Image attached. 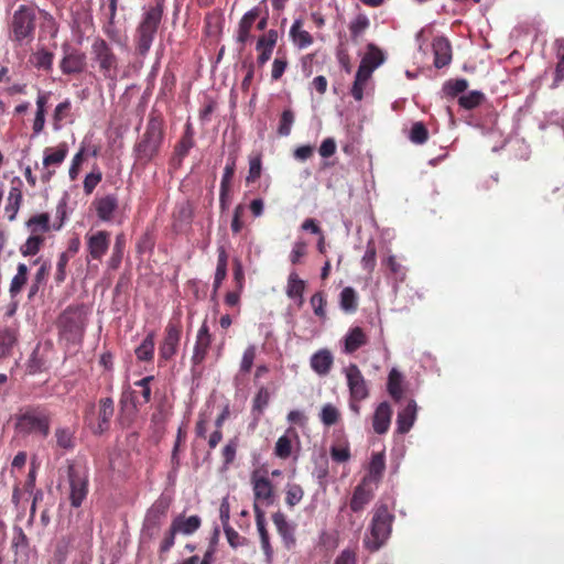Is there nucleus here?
I'll list each match as a JSON object with an SVG mask.
<instances>
[{"mask_svg": "<svg viewBox=\"0 0 564 564\" xmlns=\"http://www.w3.org/2000/svg\"><path fill=\"white\" fill-rule=\"evenodd\" d=\"M394 516L389 511L386 505H380L373 510L369 534L364 539L365 547L370 552L380 550L392 532Z\"/></svg>", "mask_w": 564, "mask_h": 564, "instance_id": "4", "label": "nucleus"}, {"mask_svg": "<svg viewBox=\"0 0 564 564\" xmlns=\"http://www.w3.org/2000/svg\"><path fill=\"white\" fill-rule=\"evenodd\" d=\"M23 183L19 177H14L11 181V187L7 198L6 214L9 221H13L17 218L19 209L23 200L22 193Z\"/></svg>", "mask_w": 564, "mask_h": 564, "instance_id": "18", "label": "nucleus"}, {"mask_svg": "<svg viewBox=\"0 0 564 564\" xmlns=\"http://www.w3.org/2000/svg\"><path fill=\"white\" fill-rule=\"evenodd\" d=\"M256 356H257V348L254 345H249L243 354H242V358H241V361H240V372L246 375V373H249L252 366H253V362H254V359H256Z\"/></svg>", "mask_w": 564, "mask_h": 564, "instance_id": "58", "label": "nucleus"}, {"mask_svg": "<svg viewBox=\"0 0 564 564\" xmlns=\"http://www.w3.org/2000/svg\"><path fill=\"white\" fill-rule=\"evenodd\" d=\"M304 497V490L299 484L288 482L285 486V503L289 508L299 505Z\"/></svg>", "mask_w": 564, "mask_h": 564, "instance_id": "51", "label": "nucleus"}, {"mask_svg": "<svg viewBox=\"0 0 564 564\" xmlns=\"http://www.w3.org/2000/svg\"><path fill=\"white\" fill-rule=\"evenodd\" d=\"M154 332H150L135 348L134 354L139 361H152L154 357Z\"/></svg>", "mask_w": 564, "mask_h": 564, "instance_id": "39", "label": "nucleus"}, {"mask_svg": "<svg viewBox=\"0 0 564 564\" xmlns=\"http://www.w3.org/2000/svg\"><path fill=\"white\" fill-rule=\"evenodd\" d=\"M485 99V95L481 91L473 90L467 95H463L458 98V104L460 107L467 110H471L479 106Z\"/></svg>", "mask_w": 564, "mask_h": 564, "instance_id": "55", "label": "nucleus"}, {"mask_svg": "<svg viewBox=\"0 0 564 564\" xmlns=\"http://www.w3.org/2000/svg\"><path fill=\"white\" fill-rule=\"evenodd\" d=\"M251 485L254 496V503L261 501L264 506H271L274 502V488L272 482L265 476H259L258 471L251 475Z\"/></svg>", "mask_w": 564, "mask_h": 564, "instance_id": "13", "label": "nucleus"}, {"mask_svg": "<svg viewBox=\"0 0 564 564\" xmlns=\"http://www.w3.org/2000/svg\"><path fill=\"white\" fill-rule=\"evenodd\" d=\"M227 262H228V254L224 247L218 248V259H217V267L213 283V295L215 296L224 282V280L227 276Z\"/></svg>", "mask_w": 564, "mask_h": 564, "instance_id": "33", "label": "nucleus"}, {"mask_svg": "<svg viewBox=\"0 0 564 564\" xmlns=\"http://www.w3.org/2000/svg\"><path fill=\"white\" fill-rule=\"evenodd\" d=\"M37 26V9L20 4L8 21V37L15 46L33 42Z\"/></svg>", "mask_w": 564, "mask_h": 564, "instance_id": "2", "label": "nucleus"}, {"mask_svg": "<svg viewBox=\"0 0 564 564\" xmlns=\"http://www.w3.org/2000/svg\"><path fill=\"white\" fill-rule=\"evenodd\" d=\"M306 283L302 280L296 272H291L288 276L286 295L288 297L296 301L297 306L301 307L304 303V291Z\"/></svg>", "mask_w": 564, "mask_h": 564, "instance_id": "28", "label": "nucleus"}, {"mask_svg": "<svg viewBox=\"0 0 564 564\" xmlns=\"http://www.w3.org/2000/svg\"><path fill=\"white\" fill-rule=\"evenodd\" d=\"M69 258L70 257L67 252H62L58 257L55 273V281L58 284L63 283L66 279V267L68 264Z\"/></svg>", "mask_w": 564, "mask_h": 564, "instance_id": "63", "label": "nucleus"}, {"mask_svg": "<svg viewBox=\"0 0 564 564\" xmlns=\"http://www.w3.org/2000/svg\"><path fill=\"white\" fill-rule=\"evenodd\" d=\"M310 303L312 305L314 314L319 319H326V317H327V314H326L327 300H326L325 293L322 291L314 293L311 296Z\"/></svg>", "mask_w": 564, "mask_h": 564, "instance_id": "53", "label": "nucleus"}, {"mask_svg": "<svg viewBox=\"0 0 564 564\" xmlns=\"http://www.w3.org/2000/svg\"><path fill=\"white\" fill-rule=\"evenodd\" d=\"M434 66L443 68L452 62V45L447 37L436 36L433 40Z\"/></svg>", "mask_w": 564, "mask_h": 564, "instance_id": "21", "label": "nucleus"}, {"mask_svg": "<svg viewBox=\"0 0 564 564\" xmlns=\"http://www.w3.org/2000/svg\"><path fill=\"white\" fill-rule=\"evenodd\" d=\"M85 67V53L76 48L64 47V56L59 62V68L64 75L80 74Z\"/></svg>", "mask_w": 564, "mask_h": 564, "instance_id": "14", "label": "nucleus"}, {"mask_svg": "<svg viewBox=\"0 0 564 564\" xmlns=\"http://www.w3.org/2000/svg\"><path fill=\"white\" fill-rule=\"evenodd\" d=\"M468 87V82L464 78L448 80L444 85V91L448 97H456L460 93H464Z\"/></svg>", "mask_w": 564, "mask_h": 564, "instance_id": "60", "label": "nucleus"}, {"mask_svg": "<svg viewBox=\"0 0 564 564\" xmlns=\"http://www.w3.org/2000/svg\"><path fill=\"white\" fill-rule=\"evenodd\" d=\"M115 413V403L111 398H102L98 402L97 423L90 426L95 435H101L110 427V421Z\"/></svg>", "mask_w": 564, "mask_h": 564, "instance_id": "16", "label": "nucleus"}, {"mask_svg": "<svg viewBox=\"0 0 564 564\" xmlns=\"http://www.w3.org/2000/svg\"><path fill=\"white\" fill-rule=\"evenodd\" d=\"M334 362L333 355L327 349H321L311 357V367L319 376H326Z\"/></svg>", "mask_w": 564, "mask_h": 564, "instance_id": "29", "label": "nucleus"}, {"mask_svg": "<svg viewBox=\"0 0 564 564\" xmlns=\"http://www.w3.org/2000/svg\"><path fill=\"white\" fill-rule=\"evenodd\" d=\"M272 521L286 549L294 546L296 541L294 535V527L288 522L285 514L281 511H276L272 514Z\"/></svg>", "mask_w": 564, "mask_h": 564, "instance_id": "23", "label": "nucleus"}, {"mask_svg": "<svg viewBox=\"0 0 564 564\" xmlns=\"http://www.w3.org/2000/svg\"><path fill=\"white\" fill-rule=\"evenodd\" d=\"M54 53L48 51L45 46L39 47L35 52L31 53L29 63L37 70L46 73L53 69Z\"/></svg>", "mask_w": 564, "mask_h": 564, "instance_id": "27", "label": "nucleus"}, {"mask_svg": "<svg viewBox=\"0 0 564 564\" xmlns=\"http://www.w3.org/2000/svg\"><path fill=\"white\" fill-rule=\"evenodd\" d=\"M368 48L369 51L365 54L360 63L366 64L368 66L378 63L379 66L383 62L382 52L379 48H377L373 44H369Z\"/></svg>", "mask_w": 564, "mask_h": 564, "instance_id": "62", "label": "nucleus"}, {"mask_svg": "<svg viewBox=\"0 0 564 564\" xmlns=\"http://www.w3.org/2000/svg\"><path fill=\"white\" fill-rule=\"evenodd\" d=\"M302 25L301 20H295L290 29V36L300 48H305L313 43V36Z\"/></svg>", "mask_w": 564, "mask_h": 564, "instance_id": "40", "label": "nucleus"}, {"mask_svg": "<svg viewBox=\"0 0 564 564\" xmlns=\"http://www.w3.org/2000/svg\"><path fill=\"white\" fill-rule=\"evenodd\" d=\"M126 236L123 232H120L116 236L115 243L112 247L111 256L107 262L108 268L111 270H117L122 262L124 249H126Z\"/></svg>", "mask_w": 564, "mask_h": 564, "instance_id": "35", "label": "nucleus"}, {"mask_svg": "<svg viewBox=\"0 0 564 564\" xmlns=\"http://www.w3.org/2000/svg\"><path fill=\"white\" fill-rule=\"evenodd\" d=\"M181 336L182 324L180 319H171L164 329V338L159 346V366H162L176 355Z\"/></svg>", "mask_w": 564, "mask_h": 564, "instance_id": "10", "label": "nucleus"}, {"mask_svg": "<svg viewBox=\"0 0 564 564\" xmlns=\"http://www.w3.org/2000/svg\"><path fill=\"white\" fill-rule=\"evenodd\" d=\"M102 180V172L98 165H94L90 173L85 176L83 187L86 195H90Z\"/></svg>", "mask_w": 564, "mask_h": 564, "instance_id": "54", "label": "nucleus"}, {"mask_svg": "<svg viewBox=\"0 0 564 564\" xmlns=\"http://www.w3.org/2000/svg\"><path fill=\"white\" fill-rule=\"evenodd\" d=\"M349 397L355 400H366L369 397L368 383L356 364H350L344 369Z\"/></svg>", "mask_w": 564, "mask_h": 564, "instance_id": "12", "label": "nucleus"}, {"mask_svg": "<svg viewBox=\"0 0 564 564\" xmlns=\"http://www.w3.org/2000/svg\"><path fill=\"white\" fill-rule=\"evenodd\" d=\"M253 511L257 529L260 535L261 547L264 552L267 562L270 563L272 561L273 550L270 544L269 533L265 527V514L262 508L257 503L253 505Z\"/></svg>", "mask_w": 564, "mask_h": 564, "instance_id": "20", "label": "nucleus"}, {"mask_svg": "<svg viewBox=\"0 0 564 564\" xmlns=\"http://www.w3.org/2000/svg\"><path fill=\"white\" fill-rule=\"evenodd\" d=\"M339 306L347 314H354L358 310V294L351 286H346L339 294Z\"/></svg>", "mask_w": 564, "mask_h": 564, "instance_id": "38", "label": "nucleus"}, {"mask_svg": "<svg viewBox=\"0 0 564 564\" xmlns=\"http://www.w3.org/2000/svg\"><path fill=\"white\" fill-rule=\"evenodd\" d=\"M56 446L62 449H73L75 447V432L69 427H57L54 432Z\"/></svg>", "mask_w": 564, "mask_h": 564, "instance_id": "43", "label": "nucleus"}, {"mask_svg": "<svg viewBox=\"0 0 564 564\" xmlns=\"http://www.w3.org/2000/svg\"><path fill=\"white\" fill-rule=\"evenodd\" d=\"M387 388L389 394L395 402H399L402 399V375L398 370L392 369L390 371Z\"/></svg>", "mask_w": 564, "mask_h": 564, "instance_id": "44", "label": "nucleus"}, {"mask_svg": "<svg viewBox=\"0 0 564 564\" xmlns=\"http://www.w3.org/2000/svg\"><path fill=\"white\" fill-rule=\"evenodd\" d=\"M294 123V112L291 109H285L280 118L278 127V133L281 137H288L291 133L292 126Z\"/></svg>", "mask_w": 564, "mask_h": 564, "instance_id": "59", "label": "nucleus"}, {"mask_svg": "<svg viewBox=\"0 0 564 564\" xmlns=\"http://www.w3.org/2000/svg\"><path fill=\"white\" fill-rule=\"evenodd\" d=\"M386 469V459L383 453H373L368 467L369 482L379 481Z\"/></svg>", "mask_w": 564, "mask_h": 564, "instance_id": "41", "label": "nucleus"}, {"mask_svg": "<svg viewBox=\"0 0 564 564\" xmlns=\"http://www.w3.org/2000/svg\"><path fill=\"white\" fill-rule=\"evenodd\" d=\"M52 414L44 406H29L17 416L15 430L21 435L47 437L51 430Z\"/></svg>", "mask_w": 564, "mask_h": 564, "instance_id": "3", "label": "nucleus"}, {"mask_svg": "<svg viewBox=\"0 0 564 564\" xmlns=\"http://www.w3.org/2000/svg\"><path fill=\"white\" fill-rule=\"evenodd\" d=\"M85 315L83 305L67 306L56 321L59 337L68 343H79L85 332Z\"/></svg>", "mask_w": 564, "mask_h": 564, "instance_id": "6", "label": "nucleus"}, {"mask_svg": "<svg viewBox=\"0 0 564 564\" xmlns=\"http://www.w3.org/2000/svg\"><path fill=\"white\" fill-rule=\"evenodd\" d=\"M410 140L415 144H423L429 139V131L423 122H414L410 130Z\"/></svg>", "mask_w": 564, "mask_h": 564, "instance_id": "57", "label": "nucleus"}, {"mask_svg": "<svg viewBox=\"0 0 564 564\" xmlns=\"http://www.w3.org/2000/svg\"><path fill=\"white\" fill-rule=\"evenodd\" d=\"M276 41L278 31L273 29L258 39L256 50L259 53L257 57L259 66H263L271 58Z\"/></svg>", "mask_w": 564, "mask_h": 564, "instance_id": "19", "label": "nucleus"}, {"mask_svg": "<svg viewBox=\"0 0 564 564\" xmlns=\"http://www.w3.org/2000/svg\"><path fill=\"white\" fill-rule=\"evenodd\" d=\"M45 238L41 235H30L26 241L20 247V252L24 257L35 256L43 246Z\"/></svg>", "mask_w": 564, "mask_h": 564, "instance_id": "50", "label": "nucleus"}, {"mask_svg": "<svg viewBox=\"0 0 564 564\" xmlns=\"http://www.w3.org/2000/svg\"><path fill=\"white\" fill-rule=\"evenodd\" d=\"M293 440L299 441V435L296 430L290 426L275 442L274 455L283 460L291 457L293 452Z\"/></svg>", "mask_w": 564, "mask_h": 564, "instance_id": "24", "label": "nucleus"}, {"mask_svg": "<svg viewBox=\"0 0 564 564\" xmlns=\"http://www.w3.org/2000/svg\"><path fill=\"white\" fill-rule=\"evenodd\" d=\"M370 28V20L365 13H358L349 23V33L352 42L357 43Z\"/></svg>", "mask_w": 564, "mask_h": 564, "instance_id": "37", "label": "nucleus"}, {"mask_svg": "<svg viewBox=\"0 0 564 564\" xmlns=\"http://www.w3.org/2000/svg\"><path fill=\"white\" fill-rule=\"evenodd\" d=\"M17 343V330L10 327H0V360L11 355Z\"/></svg>", "mask_w": 564, "mask_h": 564, "instance_id": "36", "label": "nucleus"}, {"mask_svg": "<svg viewBox=\"0 0 564 564\" xmlns=\"http://www.w3.org/2000/svg\"><path fill=\"white\" fill-rule=\"evenodd\" d=\"M69 481V500L74 508L82 506L88 494V471L80 465L72 464L67 470Z\"/></svg>", "mask_w": 564, "mask_h": 564, "instance_id": "9", "label": "nucleus"}, {"mask_svg": "<svg viewBox=\"0 0 564 564\" xmlns=\"http://www.w3.org/2000/svg\"><path fill=\"white\" fill-rule=\"evenodd\" d=\"M164 10V0H155V6L149 7L137 28V51L145 55L154 41Z\"/></svg>", "mask_w": 564, "mask_h": 564, "instance_id": "5", "label": "nucleus"}, {"mask_svg": "<svg viewBox=\"0 0 564 564\" xmlns=\"http://www.w3.org/2000/svg\"><path fill=\"white\" fill-rule=\"evenodd\" d=\"M270 399L271 393L269 389L264 386H261L252 399L251 413L256 421H259L262 414L264 413V410L268 408L270 403Z\"/></svg>", "mask_w": 564, "mask_h": 564, "instance_id": "31", "label": "nucleus"}, {"mask_svg": "<svg viewBox=\"0 0 564 564\" xmlns=\"http://www.w3.org/2000/svg\"><path fill=\"white\" fill-rule=\"evenodd\" d=\"M377 264V247L373 239H369L366 245L365 254L361 258V267L368 273H372Z\"/></svg>", "mask_w": 564, "mask_h": 564, "instance_id": "48", "label": "nucleus"}, {"mask_svg": "<svg viewBox=\"0 0 564 564\" xmlns=\"http://www.w3.org/2000/svg\"><path fill=\"white\" fill-rule=\"evenodd\" d=\"M372 498L373 490L370 487L369 478L364 477L362 480L354 489L349 502V508L352 512H360L372 500Z\"/></svg>", "mask_w": 564, "mask_h": 564, "instance_id": "17", "label": "nucleus"}, {"mask_svg": "<svg viewBox=\"0 0 564 564\" xmlns=\"http://www.w3.org/2000/svg\"><path fill=\"white\" fill-rule=\"evenodd\" d=\"M341 417L340 411L332 403H326L319 412V420L325 426H332L339 422Z\"/></svg>", "mask_w": 564, "mask_h": 564, "instance_id": "49", "label": "nucleus"}, {"mask_svg": "<svg viewBox=\"0 0 564 564\" xmlns=\"http://www.w3.org/2000/svg\"><path fill=\"white\" fill-rule=\"evenodd\" d=\"M200 525L202 519L196 514L187 518L184 514L175 517L161 541L159 549L160 555L167 553L173 547L176 534L191 535L195 533Z\"/></svg>", "mask_w": 564, "mask_h": 564, "instance_id": "8", "label": "nucleus"}, {"mask_svg": "<svg viewBox=\"0 0 564 564\" xmlns=\"http://www.w3.org/2000/svg\"><path fill=\"white\" fill-rule=\"evenodd\" d=\"M367 344V336L362 328L356 326L351 328L345 337V351L352 354Z\"/></svg>", "mask_w": 564, "mask_h": 564, "instance_id": "34", "label": "nucleus"}, {"mask_svg": "<svg viewBox=\"0 0 564 564\" xmlns=\"http://www.w3.org/2000/svg\"><path fill=\"white\" fill-rule=\"evenodd\" d=\"M68 148L65 142L59 143L55 149L46 148L44 151L43 165L45 169L52 165H61L66 159Z\"/></svg>", "mask_w": 564, "mask_h": 564, "instance_id": "32", "label": "nucleus"}, {"mask_svg": "<svg viewBox=\"0 0 564 564\" xmlns=\"http://www.w3.org/2000/svg\"><path fill=\"white\" fill-rule=\"evenodd\" d=\"M166 506L162 503L154 505L145 517L144 527L147 529H159L162 522V518L166 513Z\"/></svg>", "mask_w": 564, "mask_h": 564, "instance_id": "46", "label": "nucleus"}, {"mask_svg": "<svg viewBox=\"0 0 564 564\" xmlns=\"http://www.w3.org/2000/svg\"><path fill=\"white\" fill-rule=\"evenodd\" d=\"M417 405L414 400H410L404 409L398 413L397 431L400 434L408 433L416 419Z\"/></svg>", "mask_w": 564, "mask_h": 564, "instance_id": "26", "label": "nucleus"}, {"mask_svg": "<svg viewBox=\"0 0 564 564\" xmlns=\"http://www.w3.org/2000/svg\"><path fill=\"white\" fill-rule=\"evenodd\" d=\"M97 217L105 223H109L113 218L115 212L118 209V199L115 195H106L96 198L93 203Z\"/></svg>", "mask_w": 564, "mask_h": 564, "instance_id": "22", "label": "nucleus"}, {"mask_svg": "<svg viewBox=\"0 0 564 564\" xmlns=\"http://www.w3.org/2000/svg\"><path fill=\"white\" fill-rule=\"evenodd\" d=\"M261 171H262L261 156L260 155H256V156L250 158V160H249V171H248V175L246 177V182L248 184L256 182L258 178H260Z\"/></svg>", "mask_w": 564, "mask_h": 564, "instance_id": "61", "label": "nucleus"}, {"mask_svg": "<svg viewBox=\"0 0 564 564\" xmlns=\"http://www.w3.org/2000/svg\"><path fill=\"white\" fill-rule=\"evenodd\" d=\"M213 341V336L209 332V327L206 322L202 324L199 327L196 340L194 345L193 356H192V364L193 366H199L202 365L208 354V350L210 348Z\"/></svg>", "mask_w": 564, "mask_h": 564, "instance_id": "15", "label": "nucleus"}, {"mask_svg": "<svg viewBox=\"0 0 564 564\" xmlns=\"http://www.w3.org/2000/svg\"><path fill=\"white\" fill-rule=\"evenodd\" d=\"M260 15V10L258 8H253L246 12L239 22V28L246 31L251 32V29Z\"/></svg>", "mask_w": 564, "mask_h": 564, "instance_id": "64", "label": "nucleus"}, {"mask_svg": "<svg viewBox=\"0 0 564 564\" xmlns=\"http://www.w3.org/2000/svg\"><path fill=\"white\" fill-rule=\"evenodd\" d=\"M28 281V267L24 263H19L17 274L11 280L10 294L12 297L17 296L23 289Z\"/></svg>", "mask_w": 564, "mask_h": 564, "instance_id": "47", "label": "nucleus"}, {"mask_svg": "<svg viewBox=\"0 0 564 564\" xmlns=\"http://www.w3.org/2000/svg\"><path fill=\"white\" fill-rule=\"evenodd\" d=\"M25 226L31 235H41L48 232L52 228L51 217L47 213L35 214L31 216Z\"/></svg>", "mask_w": 564, "mask_h": 564, "instance_id": "30", "label": "nucleus"}, {"mask_svg": "<svg viewBox=\"0 0 564 564\" xmlns=\"http://www.w3.org/2000/svg\"><path fill=\"white\" fill-rule=\"evenodd\" d=\"M330 457L336 463H346L350 459V447L347 440H344L341 443L334 444L330 447Z\"/></svg>", "mask_w": 564, "mask_h": 564, "instance_id": "52", "label": "nucleus"}, {"mask_svg": "<svg viewBox=\"0 0 564 564\" xmlns=\"http://www.w3.org/2000/svg\"><path fill=\"white\" fill-rule=\"evenodd\" d=\"M164 141V120L161 113L151 111L144 133L133 147L135 163L145 166L160 153Z\"/></svg>", "mask_w": 564, "mask_h": 564, "instance_id": "1", "label": "nucleus"}, {"mask_svg": "<svg viewBox=\"0 0 564 564\" xmlns=\"http://www.w3.org/2000/svg\"><path fill=\"white\" fill-rule=\"evenodd\" d=\"M195 145L194 141V132L192 126L188 123L186 126V130L183 133L180 141L174 147V152L178 154V156L186 158L191 151V149Z\"/></svg>", "mask_w": 564, "mask_h": 564, "instance_id": "45", "label": "nucleus"}, {"mask_svg": "<svg viewBox=\"0 0 564 564\" xmlns=\"http://www.w3.org/2000/svg\"><path fill=\"white\" fill-rule=\"evenodd\" d=\"M70 110L72 102L69 99H65L55 107L52 116V126L55 131L63 128V121L70 117Z\"/></svg>", "mask_w": 564, "mask_h": 564, "instance_id": "42", "label": "nucleus"}, {"mask_svg": "<svg viewBox=\"0 0 564 564\" xmlns=\"http://www.w3.org/2000/svg\"><path fill=\"white\" fill-rule=\"evenodd\" d=\"M93 59L99 72L108 80L109 90H115L118 76V57L104 39H96L91 45Z\"/></svg>", "mask_w": 564, "mask_h": 564, "instance_id": "7", "label": "nucleus"}, {"mask_svg": "<svg viewBox=\"0 0 564 564\" xmlns=\"http://www.w3.org/2000/svg\"><path fill=\"white\" fill-rule=\"evenodd\" d=\"M235 172H236V159L232 156V158H229L226 163L219 189H223V192L231 191V182L235 176Z\"/></svg>", "mask_w": 564, "mask_h": 564, "instance_id": "56", "label": "nucleus"}, {"mask_svg": "<svg viewBox=\"0 0 564 564\" xmlns=\"http://www.w3.org/2000/svg\"><path fill=\"white\" fill-rule=\"evenodd\" d=\"M392 409L388 402H381L373 414L372 426L377 434L388 432L391 423Z\"/></svg>", "mask_w": 564, "mask_h": 564, "instance_id": "25", "label": "nucleus"}, {"mask_svg": "<svg viewBox=\"0 0 564 564\" xmlns=\"http://www.w3.org/2000/svg\"><path fill=\"white\" fill-rule=\"evenodd\" d=\"M87 261L89 259L101 261L104 256L108 252L111 235L107 230L89 231L85 235Z\"/></svg>", "mask_w": 564, "mask_h": 564, "instance_id": "11", "label": "nucleus"}]
</instances>
